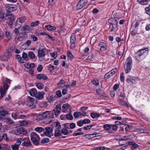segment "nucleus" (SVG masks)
Masks as SVG:
<instances>
[{
  "label": "nucleus",
  "mask_w": 150,
  "mask_h": 150,
  "mask_svg": "<svg viewBox=\"0 0 150 150\" xmlns=\"http://www.w3.org/2000/svg\"><path fill=\"white\" fill-rule=\"evenodd\" d=\"M132 60L131 58L129 57L127 59L124 65V68L126 73L129 72L132 69Z\"/></svg>",
  "instance_id": "nucleus-1"
},
{
  "label": "nucleus",
  "mask_w": 150,
  "mask_h": 150,
  "mask_svg": "<svg viewBox=\"0 0 150 150\" xmlns=\"http://www.w3.org/2000/svg\"><path fill=\"white\" fill-rule=\"evenodd\" d=\"M31 140L33 144L35 145H38V141L40 140V138L39 136L35 132H33L30 134Z\"/></svg>",
  "instance_id": "nucleus-2"
},
{
  "label": "nucleus",
  "mask_w": 150,
  "mask_h": 150,
  "mask_svg": "<svg viewBox=\"0 0 150 150\" xmlns=\"http://www.w3.org/2000/svg\"><path fill=\"white\" fill-rule=\"evenodd\" d=\"M4 8L6 13H10L16 10L17 9V7L16 5H15L8 4L5 5Z\"/></svg>",
  "instance_id": "nucleus-3"
},
{
  "label": "nucleus",
  "mask_w": 150,
  "mask_h": 150,
  "mask_svg": "<svg viewBox=\"0 0 150 150\" xmlns=\"http://www.w3.org/2000/svg\"><path fill=\"white\" fill-rule=\"evenodd\" d=\"M46 52V48H44L41 50L38 49V56L39 59L40 61H43L45 59V53Z\"/></svg>",
  "instance_id": "nucleus-4"
},
{
  "label": "nucleus",
  "mask_w": 150,
  "mask_h": 150,
  "mask_svg": "<svg viewBox=\"0 0 150 150\" xmlns=\"http://www.w3.org/2000/svg\"><path fill=\"white\" fill-rule=\"evenodd\" d=\"M76 35L74 33H72L70 37V47L72 50H74L76 47Z\"/></svg>",
  "instance_id": "nucleus-5"
},
{
  "label": "nucleus",
  "mask_w": 150,
  "mask_h": 150,
  "mask_svg": "<svg viewBox=\"0 0 150 150\" xmlns=\"http://www.w3.org/2000/svg\"><path fill=\"white\" fill-rule=\"evenodd\" d=\"M14 134L16 135H25L27 134L26 131L22 127H19L15 129L14 131Z\"/></svg>",
  "instance_id": "nucleus-6"
},
{
  "label": "nucleus",
  "mask_w": 150,
  "mask_h": 150,
  "mask_svg": "<svg viewBox=\"0 0 150 150\" xmlns=\"http://www.w3.org/2000/svg\"><path fill=\"white\" fill-rule=\"evenodd\" d=\"M13 52L12 49L10 48L4 54V55L1 57V59L2 60H6L8 59L11 56L12 53Z\"/></svg>",
  "instance_id": "nucleus-7"
},
{
  "label": "nucleus",
  "mask_w": 150,
  "mask_h": 150,
  "mask_svg": "<svg viewBox=\"0 0 150 150\" xmlns=\"http://www.w3.org/2000/svg\"><path fill=\"white\" fill-rule=\"evenodd\" d=\"M148 48H143L141 49V50H139L135 54V57L138 60V58L139 57L142 56L144 53L148 52Z\"/></svg>",
  "instance_id": "nucleus-8"
},
{
  "label": "nucleus",
  "mask_w": 150,
  "mask_h": 150,
  "mask_svg": "<svg viewBox=\"0 0 150 150\" xmlns=\"http://www.w3.org/2000/svg\"><path fill=\"white\" fill-rule=\"evenodd\" d=\"M117 69L115 68L112 69L111 71L107 73L105 75L104 78L107 79L112 76L117 71Z\"/></svg>",
  "instance_id": "nucleus-9"
},
{
  "label": "nucleus",
  "mask_w": 150,
  "mask_h": 150,
  "mask_svg": "<svg viewBox=\"0 0 150 150\" xmlns=\"http://www.w3.org/2000/svg\"><path fill=\"white\" fill-rule=\"evenodd\" d=\"M53 129L51 127H48L45 128L44 129V133L49 137L53 135Z\"/></svg>",
  "instance_id": "nucleus-10"
},
{
  "label": "nucleus",
  "mask_w": 150,
  "mask_h": 150,
  "mask_svg": "<svg viewBox=\"0 0 150 150\" xmlns=\"http://www.w3.org/2000/svg\"><path fill=\"white\" fill-rule=\"evenodd\" d=\"M87 0H80L77 4L76 8L79 10L81 9L87 3Z\"/></svg>",
  "instance_id": "nucleus-11"
},
{
  "label": "nucleus",
  "mask_w": 150,
  "mask_h": 150,
  "mask_svg": "<svg viewBox=\"0 0 150 150\" xmlns=\"http://www.w3.org/2000/svg\"><path fill=\"white\" fill-rule=\"evenodd\" d=\"M23 141H24L22 144L21 145L24 146H31L32 144L28 137H25L23 139Z\"/></svg>",
  "instance_id": "nucleus-12"
},
{
  "label": "nucleus",
  "mask_w": 150,
  "mask_h": 150,
  "mask_svg": "<svg viewBox=\"0 0 150 150\" xmlns=\"http://www.w3.org/2000/svg\"><path fill=\"white\" fill-rule=\"evenodd\" d=\"M61 110V105H57L55 108L53 109V112L56 117H57L60 114Z\"/></svg>",
  "instance_id": "nucleus-13"
},
{
  "label": "nucleus",
  "mask_w": 150,
  "mask_h": 150,
  "mask_svg": "<svg viewBox=\"0 0 150 150\" xmlns=\"http://www.w3.org/2000/svg\"><path fill=\"white\" fill-rule=\"evenodd\" d=\"M8 17L10 21L9 22L8 24L10 25H11L13 23V21L14 20V16L11 13H7L6 14V18Z\"/></svg>",
  "instance_id": "nucleus-14"
},
{
  "label": "nucleus",
  "mask_w": 150,
  "mask_h": 150,
  "mask_svg": "<svg viewBox=\"0 0 150 150\" xmlns=\"http://www.w3.org/2000/svg\"><path fill=\"white\" fill-rule=\"evenodd\" d=\"M25 20V18L23 17H21L18 18L16 21V27H17L18 24L19 26H18L17 27L18 28H19L21 26V24L24 22Z\"/></svg>",
  "instance_id": "nucleus-15"
},
{
  "label": "nucleus",
  "mask_w": 150,
  "mask_h": 150,
  "mask_svg": "<svg viewBox=\"0 0 150 150\" xmlns=\"http://www.w3.org/2000/svg\"><path fill=\"white\" fill-rule=\"evenodd\" d=\"M109 23L112 25V28H114V26L117 27V20L114 18H111L108 21Z\"/></svg>",
  "instance_id": "nucleus-16"
},
{
  "label": "nucleus",
  "mask_w": 150,
  "mask_h": 150,
  "mask_svg": "<svg viewBox=\"0 0 150 150\" xmlns=\"http://www.w3.org/2000/svg\"><path fill=\"white\" fill-rule=\"evenodd\" d=\"M27 100L28 102V105L30 106L33 105V106L32 108H35V106L33 105L34 103V98L30 96H28L27 98Z\"/></svg>",
  "instance_id": "nucleus-17"
},
{
  "label": "nucleus",
  "mask_w": 150,
  "mask_h": 150,
  "mask_svg": "<svg viewBox=\"0 0 150 150\" xmlns=\"http://www.w3.org/2000/svg\"><path fill=\"white\" fill-rule=\"evenodd\" d=\"M48 112L47 119L49 120L48 123H50L54 119V115L53 113L51 112L48 111Z\"/></svg>",
  "instance_id": "nucleus-18"
},
{
  "label": "nucleus",
  "mask_w": 150,
  "mask_h": 150,
  "mask_svg": "<svg viewBox=\"0 0 150 150\" xmlns=\"http://www.w3.org/2000/svg\"><path fill=\"white\" fill-rule=\"evenodd\" d=\"M3 120L4 122L8 125H11L13 123L12 120L10 118H3Z\"/></svg>",
  "instance_id": "nucleus-19"
},
{
  "label": "nucleus",
  "mask_w": 150,
  "mask_h": 150,
  "mask_svg": "<svg viewBox=\"0 0 150 150\" xmlns=\"http://www.w3.org/2000/svg\"><path fill=\"white\" fill-rule=\"evenodd\" d=\"M36 78L38 79L39 80H40L41 79H43V80H47L48 79V78L47 76L42 74H38L37 75Z\"/></svg>",
  "instance_id": "nucleus-20"
},
{
  "label": "nucleus",
  "mask_w": 150,
  "mask_h": 150,
  "mask_svg": "<svg viewBox=\"0 0 150 150\" xmlns=\"http://www.w3.org/2000/svg\"><path fill=\"white\" fill-rule=\"evenodd\" d=\"M102 115L101 114H98L96 113L91 112V113L90 116L93 119H96Z\"/></svg>",
  "instance_id": "nucleus-21"
},
{
  "label": "nucleus",
  "mask_w": 150,
  "mask_h": 150,
  "mask_svg": "<svg viewBox=\"0 0 150 150\" xmlns=\"http://www.w3.org/2000/svg\"><path fill=\"white\" fill-rule=\"evenodd\" d=\"M67 56L68 59L70 61L72 60L74 57L73 55L69 51H67Z\"/></svg>",
  "instance_id": "nucleus-22"
},
{
  "label": "nucleus",
  "mask_w": 150,
  "mask_h": 150,
  "mask_svg": "<svg viewBox=\"0 0 150 150\" xmlns=\"http://www.w3.org/2000/svg\"><path fill=\"white\" fill-rule=\"evenodd\" d=\"M9 111V110H8V109L7 110H2L0 111V113L1 114V115L4 116L5 115H7L8 114V112Z\"/></svg>",
  "instance_id": "nucleus-23"
},
{
  "label": "nucleus",
  "mask_w": 150,
  "mask_h": 150,
  "mask_svg": "<svg viewBox=\"0 0 150 150\" xmlns=\"http://www.w3.org/2000/svg\"><path fill=\"white\" fill-rule=\"evenodd\" d=\"M44 93L43 92H39L37 95L36 98H38V99H42L44 98Z\"/></svg>",
  "instance_id": "nucleus-24"
},
{
  "label": "nucleus",
  "mask_w": 150,
  "mask_h": 150,
  "mask_svg": "<svg viewBox=\"0 0 150 150\" xmlns=\"http://www.w3.org/2000/svg\"><path fill=\"white\" fill-rule=\"evenodd\" d=\"M128 144L129 145L132 146L133 147V148H132V149L138 148L139 147L138 144L132 142H128Z\"/></svg>",
  "instance_id": "nucleus-25"
},
{
  "label": "nucleus",
  "mask_w": 150,
  "mask_h": 150,
  "mask_svg": "<svg viewBox=\"0 0 150 150\" xmlns=\"http://www.w3.org/2000/svg\"><path fill=\"white\" fill-rule=\"evenodd\" d=\"M62 135V131H61L59 129H56L54 132V136L55 137H58Z\"/></svg>",
  "instance_id": "nucleus-26"
},
{
  "label": "nucleus",
  "mask_w": 150,
  "mask_h": 150,
  "mask_svg": "<svg viewBox=\"0 0 150 150\" xmlns=\"http://www.w3.org/2000/svg\"><path fill=\"white\" fill-rule=\"evenodd\" d=\"M45 28H46L48 30L53 31L56 29L55 27L50 25H46L45 26Z\"/></svg>",
  "instance_id": "nucleus-27"
},
{
  "label": "nucleus",
  "mask_w": 150,
  "mask_h": 150,
  "mask_svg": "<svg viewBox=\"0 0 150 150\" xmlns=\"http://www.w3.org/2000/svg\"><path fill=\"white\" fill-rule=\"evenodd\" d=\"M137 131L140 133H146V134L149 133L148 130L144 129H137Z\"/></svg>",
  "instance_id": "nucleus-28"
},
{
  "label": "nucleus",
  "mask_w": 150,
  "mask_h": 150,
  "mask_svg": "<svg viewBox=\"0 0 150 150\" xmlns=\"http://www.w3.org/2000/svg\"><path fill=\"white\" fill-rule=\"evenodd\" d=\"M94 133L92 134H88L85 135L84 137L86 139H91L95 137Z\"/></svg>",
  "instance_id": "nucleus-29"
},
{
  "label": "nucleus",
  "mask_w": 150,
  "mask_h": 150,
  "mask_svg": "<svg viewBox=\"0 0 150 150\" xmlns=\"http://www.w3.org/2000/svg\"><path fill=\"white\" fill-rule=\"evenodd\" d=\"M30 95L32 96H34L37 93V91L34 88H33L31 89L29 92Z\"/></svg>",
  "instance_id": "nucleus-30"
},
{
  "label": "nucleus",
  "mask_w": 150,
  "mask_h": 150,
  "mask_svg": "<svg viewBox=\"0 0 150 150\" xmlns=\"http://www.w3.org/2000/svg\"><path fill=\"white\" fill-rule=\"evenodd\" d=\"M15 58L18 60L20 63H23L24 62V60L22 59L20 55L18 54L16 55Z\"/></svg>",
  "instance_id": "nucleus-31"
},
{
  "label": "nucleus",
  "mask_w": 150,
  "mask_h": 150,
  "mask_svg": "<svg viewBox=\"0 0 150 150\" xmlns=\"http://www.w3.org/2000/svg\"><path fill=\"white\" fill-rule=\"evenodd\" d=\"M150 0H137L139 3L142 4H146Z\"/></svg>",
  "instance_id": "nucleus-32"
},
{
  "label": "nucleus",
  "mask_w": 150,
  "mask_h": 150,
  "mask_svg": "<svg viewBox=\"0 0 150 150\" xmlns=\"http://www.w3.org/2000/svg\"><path fill=\"white\" fill-rule=\"evenodd\" d=\"M96 93L99 95L103 96L105 94L104 91L100 89H97L96 90Z\"/></svg>",
  "instance_id": "nucleus-33"
},
{
  "label": "nucleus",
  "mask_w": 150,
  "mask_h": 150,
  "mask_svg": "<svg viewBox=\"0 0 150 150\" xmlns=\"http://www.w3.org/2000/svg\"><path fill=\"white\" fill-rule=\"evenodd\" d=\"M22 29L23 31H30L31 30V29L29 26V25H25L23 26L22 28Z\"/></svg>",
  "instance_id": "nucleus-34"
},
{
  "label": "nucleus",
  "mask_w": 150,
  "mask_h": 150,
  "mask_svg": "<svg viewBox=\"0 0 150 150\" xmlns=\"http://www.w3.org/2000/svg\"><path fill=\"white\" fill-rule=\"evenodd\" d=\"M69 105L67 104H65L63 105L62 106V112H65L69 108Z\"/></svg>",
  "instance_id": "nucleus-35"
},
{
  "label": "nucleus",
  "mask_w": 150,
  "mask_h": 150,
  "mask_svg": "<svg viewBox=\"0 0 150 150\" xmlns=\"http://www.w3.org/2000/svg\"><path fill=\"white\" fill-rule=\"evenodd\" d=\"M12 117L14 120H16L19 118L18 114L17 113H11Z\"/></svg>",
  "instance_id": "nucleus-36"
},
{
  "label": "nucleus",
  "mask_w": 150,
  "mask_h": 150,
  "mask_svg": "<svg viewBox=\"0 0 150 150\" xmlns=\"http://www.w3.org/2000/svg\"><path fill=\"white\" fill-rule=\"evenodd\" d=\"M6 91L7 90H6L4 89V90L2 87L0 88V93L1 96H0V99H1L3 97V95H4Z\"/></svg>",
  "instance_id": "nucleus-37"
},
{
  "label": "nucleus",
  "mask_w": 150,
  "mask_h": 150,
  "mask_svg": "<svg viewBox=\"0 0 150 150\" xmlns=\"http://www.w3.org/2000/svg\"><path fill=\"white\" fill-rule=\"evenodd\" d=\"M0 18L2 19L6 18V14L2 11H0Z\"/></svg>",
  "instance_id": "nucleus-38"
},
{
  "label": "nucleus",
  "mask_w": 150,
  "mask_h": 150,
  "mask_svg": "<svg viewBox=\"0 0 150 150\" xmlns=\"http://www.w3.org/2000/svg\"><path fill=\"white\" fill-rule=\"evenodd\" d=\"M126 81L127 82L129 83L130 82L132 83H136V81H135L134 79H133V78H128L126 79Z\"/></svg>",
  "instance_id": "nucleus-39"
},
{
  "label": "nucleus",
  "mask_w": 150,
  "mask_h": 150,
  "mask_svg": "<svg viewBox=\"0 0 150 150\" xmlns=\"http://www.w3.org/2000/svg\"><path fill=\"white\" fill-rule=\"evenodd\" d=\"M28 56L32 59H34L35 58V55L34 53L32 52H30L28 53Z\"/></svg>",
  "instance_id": "nucleus-40"
},
{
  "label": "nucleus",
  "mask_w": 150,
  "mask_h": 150,
  "mask_svg": "<svg viewBox=\"0 0 150 150\" xmlns=\"http://www.w3.org/2000/svg\"><path fill=\"white\" fill-rule=\"evenodd\" d=\"M48 113V111H47L42 113L41 115L42 116V119H44L46 117H47V118Z\"/></svg>",
  "instance_id": "nucleus-41"
},
{
  "label": "nucleus",
  "mask_w": 150,
  "mask_h": 150,
  "mask_svg": "<svg viewBox=\"0 0 150 150\" xmlns=\"http://www.w3.org/2000/svg\"><path fill=\"white\" fill-rule=\"evenodd\" d=\"M39 23V21H35L32 22L31 23L30 26L32 27H34L38 25Z\"/></svg>",
  "instance_id": "nucleus-42"
},
{
  "label": "nucleus",
  "mask_w": 150,
  "mask_h": 150,
  "mask_svg": "<svg viewBox=\"0 0 150 150\" xmlns=\"http://www.w3.org/2000/svg\"><path fill=\"white\" fill-rule=\"evenodd\" d=\"M81 115H82L80 112H76L74 114V116L75 118L79 117Z\"/></svg>",
  "instance_id": "nucleus-43"
},
{
  "label": "nucleus",
  "mask_w": 150,
  "mask_h": 150,
  "mask_svg": "<svg viewBox=\"0 0 150 150\" xmlns=\"http://www.w3.org/2000/svg\"><path fill=\"white\" fill-rule=\"evenodd\" d=\"M23 141V139L19 138L18 139L16 140V143L15 144L18 145L19 147V145H20L21 142Z\"/></svg>",
  "instance_id": "nucleus-44"
},
{
  "label": "nucleus",
  "mask_w": 150,
  "mask_h": 150,
  "mask_svg": "<svg viewBox=\"0 0 150 150\" xmlns=\"http://www.w3.org/2000/svg\"><path fill=\"white\" fill-rule=\"evenodd\" d=\"M118 102L122 105L124 106H126L127 105V103L123 99H119L118 100Z\"/></svg>",
  "instance_id": "nucleus-45"
},
{
  "label": "nucleus",
  "mask_w": 150,
  "mask_h": 150,
  "mask_svg": "<svg viewBox=\"0 0 150 150\" xmlns=\"http://www.w3.org/2000/svg\"><path fill=\"white\" fill-rule=\"evenodd\" d=\"M50 141V139L48 138H45L42 139L41 141L42 144H45L48 142Z\"/></svg>",
  "instance_id": "nucleus-46"
},
{
  "label": "nucleus",
  "mask_w": 150,
  "mask_h": 150,
  "mask_svg": "<svg viewBox=\"0 0 150 150\" xmlns=\"http://www.w3.org/2000/svg\"><path fill=\"white\" fill-rule=\"evenodd\" d=\"M103 128L105 130H109L111 129V127L109 124H105L103 125Z\"/></svg>",
  "instance_id": "nucleus-47"
},
{
  "label": "nucleus",
  "mask_w": 150,
  "mask_h": 150,
  "mask_svg": "<svg viewBox=\"0 0 150 150\" xmlns=\"http://www.w3.org/2000/svg\"><path fill=\"white\" fill-rule=\"evenodd\" d=\"M130 34L132 36H134L138 34V33L137 32L136 29H134L131 31Z\"/></svg>",
  "instance_id": "nucleus-48"
},
{
  "label": "nucleus",
  "mask_w": 150,
  "mask_h": 150,
  "mask_svg": "<svg viewBox=\"0 0 150 150\" xmlns=\"http://www.w3.org/2000/svg\"><path fill=\"white\" fill-rule=\"evenodd\" d=\"M44 128L41 127H37L35 129V130L37 132H40L42 131L44 132Z\"/></svg>",
  "instance_id": "nucleus-49"
},
{
  "label": "nucleus",
  "mask_w": 150,
  "mask_h": 150,
  "mask_svg": "<svg viewBox=\"0 0 150 150\" xmlns=\"http://www.w3.org/2000/svg\"><path fill=\"white\" fill-rule=\"evenodd\" d=\"M56 129H59L61 128V125L60 123L59 122H56L55 125Z\"/></svg>",
  "instance_id": "nucleus-50"
},
{
  "label": "nucleus",
  "mask_w": 150,
  "mask_h": 150,
  "mask_svg": "<svg viewBox=\"0 0 150 150\" xmlns=\"http://www.w3.org/2000/svg\"><path fill=\"white\" fill-rule=\"evenodd\" d=\"M11 147L13 150H18L19 146L15 144L12 145Z\"/></svg>",
  "instance_id": "nucleus-51"
},
{
  "label": "nucleus",
  "mask_w": 150,
  "mask_h": 150,
  "mask_svg": "<svg viewBox=\"0 0 150 150\" xmlns=\"http://www.w3.org/2000/svg\"><path fill=\"white\" fill-rule=\"evenodd\" d=\"M62 133L65 135L68 134V132L67 129L65 128H63L62 130Z\"/></svg>",
  "instance_id": "nucleus-52"
},
{
  "label": "nucleus",
  "mask_w": 150,
  "mask_h": 150,
  "mask_svg": "<svg viewBox=\"0 0 150 150\" xmlns=\"http://www.w3.org/2000/svg\"><path fill=\"white\" fill-rule=\"evenodd\" d=\"M82 121L83 124H85L90 123L91 122L90 120L88 119H85Z\"/></svg>",
  "instance_id": "nucleus-53"
},
{
  "label": "nucleus",
  "mask_w": 150,
  "mask_h": 150,
  "mask_svg": "<svg viewBox=\"0 0 150 150\" xmlns=\"http://www.w3.org/2000/svg\"><path fill=\"white\" fill-rule=\"evenodd\" d=\"M92 83L95 86H98L99 84L98 81L97 79H93L92 81Z\"/></svg>",
  "instance_id": "nucleus-54"
},
{
  "label": "nucleus",
  "mask_w": 150,
  "mask_h": 150,
  "mask_svg": "<svg viewBox=\"0 0 150 150\" xmlns=\"http://www.w3.org/2000/svg\"><path fill=\"white\" fill-rule=\"evenodd\" d=\"M65 83V81L63 79L61 80L59 82L58 84L60 86H62V85H64Z\"/></svg>",
  "instance_id": "nucleus-55"
},
{
  "label": "nucleus",
  "mask_w": 150,
  "mask_h": 150,
  "mask_svg": "<svg viewBox=\"0 0 150 150\" xmlns=\"http://www.w3.org/2000/svg\"><path fill=\"white\" fill-rule=\"evenodd\" d=\"M146 13L148 15H150V5L148 7H146L145 8Z\"/></svg>",
  "instance_id": "nucleus-56"
},
{
  "label": "nucleus",
  "mask_w": 150,
  "mask_h": 150,
  "mask_svg": "<svg viewBox=\"0 0 150 150\" xmlns=\"http://www.w3.org/2000/svg\"><path fill=\"white\" fill-rule=\"evenodd\" d=\"M67 118L69 120H72L73 119V117L72 115L68 114L66 115Z\"/></svg>",
  "instance_id": "nucleus-57"
},
{
  "label": "nucleus",
  "mask_w": 150,
  "mask_h": 150,
  "mask_svg": "<svg viewBox=\"0 0 150 150\" xmlns=\"http://www.w3.org/2000/svg\"><path fill=\"white\" fill-rule=\"evenodd\" d=\"M30 38L32 39L33 40L34 42H35L38 40V38L34 35H31L30 36Z\"/></svg>",
  "instance_id": "nucleus-58"
},
{
  "label": "nucleus",
  "mask_w": 150,
  "mask_h": 150,
  "mask_svg": "<svg viewBox=\"0 0 150 150\" xmlns=\"http://www.w3.org/2000/svg\"><path fill=\"white\" fill-rule=\"evenodd\" d=\"M93 126V125H88L87 126H84L83 127V129L85 130H87L90 129Z\"/></svg>",
  "instance_id": "nucleus-59"
},
{
  "label": "nucleus",
  "mask_w": 150,
  "mask_h": 150,
  "mask_svg": "<svg viewBox=\"0 0 150 150\" xmlns=\"http://www.w3.org/2000/svg\"><path fill=\"white\" fill-rule=\"evenodd\" d=\"M37 86L39 89H41L43 88L44 86L42 83H39L37 84Z\"/></svg>",
  "instance_id": "nucleus-60"
},
{
  "label": "nucleus",
  "mask_w": 150,
  "mask_h": 150,
  "mask_svg": "<svg viewBox=\"0 0 150 150\" xmlns=\"http://www.w3.org/2000/svg\"><path fill=\"white\" fill-rule=\"evenodd\" d=\"M140 22L139 21H137L135 22V23L134 24V26L135 27V29H136L139 26Z\"/></svg>",
  "instance_id": "nucleus-61"
},
{
  "label": "nucleus",
  "mask_w": 150,
  "mask_h": 150,
  "mask_svg": "<svg viewBox=\"0 0 150 150\" xmlns=\"http://www.w3.org/2000/svg\"><path fill=\"white\" fill-rule=\"evenodd\" d=\"M77 125L79 126V127H81L83 124V121L82 120H80L79 121H78L77 122Z\"/></svg>",
  "instance_id": "nucleus-62"
},
{
  "label": "nucleus",
  "mask_w": 150,
  "mask_h": 150,
  "mask_svg": "<svg viewBox=\"0 0 150 150\" xmlns=\"http://www.w3.org/2000/svg\"><path fill=\"white\" fill-rule=\"evenodd\" d=\"M9 86L6 83H5L3 85V87L4 89L6 90H7Z\"/></svg>",
  "instance_id": "nucleus-63"
},
{
  "label": "nucleus",
  "mask_w": 150,
  "mask_h": 150,
  "mask_svg": "<svg viewBox=\"0 0 150 150\" xmlns=\"http://www.w3.org/2000/svg\"><path fill=\"white\" fill-rule=\"evenodd\" d=\"M105 149V147L104 146H100L99 147H96L95 150H104Z\"/></svg>",
  "instance_id": "nucleus-64"
}]
</instances>
